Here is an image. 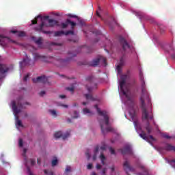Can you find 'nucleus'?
Returning a JSON list of instances; mask_svg holds the SVG:
<instances>
[{
  "label": "nucleus",
  "instance_id": "nucleus-43",
  "mask_svg": "<svg viewBox=\"0 0 175 175\" xmlns=\"http://www.w3.org/2000/svg\"><path fill=\"white\" fill-rule=\"evenodd\" d=\"M85 156L87 157L88 159H90V158H91V154H90L89 151L85 152Z\"/></svg>",
  "mask_w": 175,
  "mask_h": 175
},
{
  "label": "nucleus",
  "instance_id": "nucleus-1",
  "mask_svg": "<svg viewBox=\"0 0 175 175\" xmlns=\"http://www.w3.org/2000/svg\"><path fill=\"white\" fill-rule=\"evenodd\" d=\"M139 81L141 84L142 95L140 97V107L142 110V118L143 120H146V125L145 129L147 133L150 135L152 132V126L150 124V120L153 121V125H156L155 120H154V115L152 112H148L147 108H146V103L144 100H146L149 105L151 103V99L150 98V94L147 91V88L146 87V81H144V77L142 72L139 73Z\"/></svg>",
  "mask_w": 175,
  "mask_h": 175
},
{
  "label": "nucleus",
  "instance_id": "nucleus-19",
  "mask_svg": "<svg viewBox=\"0 0 175 175\" xmlns=\"http://www.w3.org/2000/svg\"><path fill=\"white\" fill-rule=\"evenodd\" d=\"M124 170H129L130 172H132L133 169L131 165H129V163L128 161H125L124 163Z\"/></svg>",
  "mask_w": 175,
  "mask_h": 175
},
{
  "label": "nucleus",
  "instance_id": "nucleus-45",
  "mask_svg": "<svg viewBox=\"0 0 175 175\" xmlns=\"http://www.w3.org/2000/svg\"><path fill=\"white\" fill-rule=\"evenodd\" d=\"M109 151L112 154H116V151L113 149V148H109Z\"/></svg>",
  "mask_w": 175,
  "mask_h": 175
},
{
  "label": "nucleus",
  "instance_id": "nucleus-52",
  "mask_svg": "<svg viewBox=\"0 0 175 175\" xmlns=\"http://www.w3.org/2000/svg\"><path fill=\"white\" fill-rule=\"evenodd\" d=\"M18 31H17V30H11L10 31V33H16V35H17V33H18Z\"/></svg>",
  "mask_w": 175,
  "mask_h": 175
},
{
  "label": "nucleus",
  "instance_id": "nucleus-11",
  "mask_svg": "<svg viewBox=\"0 0 175 175\" xmlns=\"http://www.w3.org/2000/svg\"><path fill=\"white\" fill-rule=\"evenodd\" d=\"M14 43V41L10 39L9 37L3 36L0 35V44L1 46H6L8 43Z\"/></svg>",
  "mask_w": 175,
  "mask_h": 175
},
{
  "label": "nucleus",
  "instance_id": "nucleus-6",
  "mask_svg": "<svg viewBox=\"0 0 175 175\" xmlns=\"http://www.w3.org/2000/svg\"><path fill=\"white\" fill-rule=\"evenodd\" d=\"M94 80H95V78H94V76L90 75L86 77V81H88L89 84L86 85V88L90 94L94 91V90H96L98 88V84L94 83Z\"/></svg>",
  "mask_w": 175,
  "mask_h": 175
},
{
  "label": "nucleus",
  "instance_id": "nucleus-29",
  "mask_svg": "<svg viewBox=\"0 0 175 175\" xmlns=\"http://www.w3.org/2000/svg\"><path fill=\"white\" fill-rule=\"evenodd\" d=\"M16 35H17V36H18V38H23V37L25 36V32H24V31H18Z\"/></svg>",
  "mask_w": 175,
  "mask_h": 175
},
{
  "label": "nucleus",
  "instance_id": "nucleus-5",
  "mask_svg": "<svg viewBox=\"0 0 175 175\" xmlns=\"http://www.w3.org/2000/svg\"><path fill=\"white\" fill-rule=\"evenodd\" d=\"M127 79H128V75H121L120 81V90L122 91L123 95L126 96L127 100H129V102H131V103H133V99H132V97L128 95V93H126V91L124 90V85H125V83H126Z\"/></svg>",
  "mask_w": 175,
  "mask_h": 175
},
{
  "label": "nucleus",
  "instance_id": "nucleus-54",
  "mask_svg": "<svg viewBox=\"0 0 175 175\" xmlns=\"http://www.w3.org/2000/svg\"><path fill=\"white\" fill-rule=\"evenodd\" d=\"M101 168H102V165H100L99 164L96 165V169L99 170V169H101Z\"/></svg>",
  "mask_w": 175,
  "mask_h": 175
},
{
  "label": "nucleus",
  "instance_id": "nucleus-8",
  "mask_svg": "<svg viewBox=\"0 0 175 175\" xmlns=\"http://www.w3.org/2000/svg\"><path fill=\"white\" fill-rule=\"evenodd\" d=\"M99 62L103 64L104 66H107L106 59L103 56H99L98 57L94 59L92 62H90V66H98V65H99Z\"/></svg>",
  "mask_w": 175,
  "mask_h": 175
},
{
  "label": "nucleus",
  "instance_id": "nucleus-63",
  "mask_svg": "<svg viewBox=\"0 0 175 175\" xmlns=\"http://www.w3.org/2000/svg\"><path fill=\"white\" fill-rule=\"evenodd\" d=\"M91 175H96V173L95 172H92Z\"/></svg>",
  "mask_w": 175,
  "mask_h": 175
},
{
  "label": "nucleus",
  "instance_id": "nucleus-3",
  "mask_svg": "<svg viewBox=\"0 0 175 175\" xmlns=\"http://www.w3.org/2000/svg\"><path fill=\"white\" fill-rule=\"evenodd\" d=\"M100 151V159L101 161L102 165H105V162L106 161V157L103 154V151H106V145H103L101 147L99 146H96L94 148V155H93V161H96V157H98V154Z\"/></svg>",
  "mask_w": 175,
  "mask_h": 175
},
{
  "label": "nucleus",
  "instance_id": "nucleus-20",
  "mask_svg": "<svg viewBox=\"0 0 175 175\" xmlns=\"http://www.w3.org/2000/svg\"><path fill=\"white\" fill-rule=\"evenodd\" d=\"M165 150L167 151H174L175 152V147L170 144H167L165 146Z\"/></svg>",
  "mask_w": 175,
  "mask_h": 175
},
{
  "label": "nucleus",
  "instance_id": "nucleus-48",
  "mask_svg": "<svg viewBox=\"0 0 175 175\" xmlns=\"http://www.w3.org/2000/svg\"><path fill=\"white\" fill-rule=\"evenodd\" d=\"M28 77H29V75H27L24 79H23V81H27L28 80Z\"/></svg>",
  "mask_w": 175,
  "mask_h": 175
},
{
  "label": "nucleus",
  "instance_id": "nucleus-39",
  "mask_svg": "<svg viewBox=\"0 0 175 175\" xmlns=\"http://www.w3.org/2000/svg\"><path fill=\"white\" fill-rule=\"evenodd\" d=\"M57 163H58V160L57 159H54V160L52 161V166L57 165Z\"/></svg>",
  "mask_w": 175,
  "mask_h": 175
},
{
  "label": "nucleus",
  "instance_id": "nucleus-38",
  "mask_svg": "<svg viewBox=\"0 0 175 175\" xmlns=\"http://www.w3.org/2000/svg\"><path fill=\"white\" fill-rule=\"evenodd\" d=\"M29 162L31 163V166H33L35 163H36V161L33 159H30Z\"/></svg>",
  "mask_w": 175,
  "mask_h": 175
},
{
  "label": "nucleus",
  "instance_id": "nucleus-22",
  "mask_svg": "<svg viewBox=\"0 0 175 175\" xmlns=\"http://www.w3.org/2000/svg\"><path fill=\"white\" fill-rule=\"evenodd\" d=\"M36 44H38V46H42L43 44V39L40 37L38 40L35 41Z\"/></svg>",
  "mask_w": 175,
  "mask_h": 175
},
{
  "label": "nucleus",
  "instance_id": "nucleus-28",
  "mask_svg": "<svg viewBox=\"0 0 175 175\" xmlns=\"http://www.w3.org/2000/svg\"><path fill=\"white\" fill-rule=\"evenodd\" d=\"M67 23L69 25H71L72 28H73L74 27H76V23L73 22V21H71L70 19H67Z\"/></svg>",
  "mask_w": 175,
  "mask_h": 175
},
{
  "label": "nucleus",
  "instance_id": "nucleus-7",
  "mask_svg": "<svg viewBox=\"0 0 175 175\" xmlns=\"http://www.w3.org/2000/svg\"><path fill=\"white\" fill-rule=\"evenodd\" d=\"M98 123L100 124L102 133L105 134L106 132H114V129L111 126H109L110 125V119H109V124H106L104 119H98ZM107 126V127H105Z\"/></svg>",
  "mask_w": 175,
  "mask_h": 175
},
{
  "label": "nucleus",
  "instance_id": "nucleus-4",
  "mask_svg": "<svg viewBox=\"0 0 175 175\" xmlns=\"http://www.w3.org/2000/svg\"><path fill=\"white\" fill-rule=\"evenodd\" d=\"M12 110L14 113V116L16 119V125L18 126H23V123H21V120L18 119V116L17 115L19 113H21V109H23V104L21 103H18V104H16L14 101H12Z\"/></svg>",
  "mask_w": 175,
  "mask_h": 175
},
{
  "label": "nucleus",
  "instance_id": "nucleus-37",
  "mask_svg": "<svg viewBox=\"0 0 175 175\" xmlns=\"http://www.w3.org/2000/svg\"><path fill=\"white\" fill-rule=\"evenodd\" d=\"M72 118H79V113H77V111H74V116Z\"/></svg>",
  "mask_w": 175,
  "mask_h": 175
},
{
  "label": "nucleus",
  "instance_id": "nucleus-47",
  "mask_svg": "<svg viewBox=\"0 0 175 175\" xmlns=\"http://www.w3.org/2000/svg\"><path fill=\"white\" fill-rule=\"evenodd\" d=\"M46 94V92L42 91L39 93L40 96H43V95Z\"/></svg>",
  "mask_w": 175,
  "mask_h": 175
},
{
  "label": "nucleus",
  "instance_id": "nucleus-21",
  "mask_svg": "<svg viewBox=\"0 0 175 175\" xmlns=\"http://www.w3.org/2000/svg\"><path fill=\"white\" fill-rule=\"evenodd\" d=\"M139 136L140 137H142V139H144V140L148 142V137H147V134H146L144 131H142V133L139 134Z\"/></svg>",
  "mask_w": 175,
  "mask_h": 175
},
{
  "label": "nucleus",
  "instance_id": "nucleus-26",
  "mask_svg": "<svg viewBox=\"0 0 175 175\" xmlns=\"http://www.w3.org/2000/svg\"><path fill=\"white\" fill-rule=\"evenodd\" d=\"M49 113L53 116V117L56 118L57 114V111L55 109H49Z\"/></svg>",
  "mask_w": 175,
  "mask_h": 175
},
{
  "label": "nucleus",
  "instance_id": "nucleus-44",
  "mask_svg": "<svg viewBox=\"0 0 175 175\" xmlns=\"http://www.w3.org/2000/svg\"><path fill=\"white\" fill-rule=\"evenodd\" d=\"M68 17H71L72 18H77V16L73 15L72 14H69Z\"/></svg>",
  "mask_w": 175,
  "mask_h": 175
},
{
  "label": "nucleus",
  "instance_id": "nucleus-58",
  "mask_svg": "<svg viewBox=\"0 0 175 175\" xmlns=\"http://www.w3.org/2000/svg\"><path fill=\"white\" fill-rule=\"evenodd\" d=\"M62 106L63 107H65L66 109H68V105H62Z\"/></svg>",
  "mask_w": 175,
  "mask_h": 175
},
{
  "label": "nucleus",
  "instance_id": "nucleus-53",
  "mask_svg": "<svg viewBox=\"0 0 175 175\" xmlns=\"http://www.w3.org/2000/svg\"><path fill=\"white\" fill-rule=\"evenodd\" d=\"M106 170H107L106 168H103V170H102L103 174H106Z\"/></svg>",
  "mask_w": 175,
  "mask_h": 175
},
{
  "label": "nucleus",
  "instance_id": "nucleus-10",
  "mask_svg": "<svg viewBox=\"0 0 175 175\" xmlns=\"http://www.w3.org/2000/svg\"><path fill=\"white\" fill-rule=\"evenodd\" d=\"M94 107L96 109L98 116H101L105 119V124L109 125V115H107V111H101L100 109H99L98 107V105H94Z\"/></svg>",
  "mask_w": 175,
  "mask_h": 175
},
{
  "label": "nucleus",
  "instance_id": "nucleus-51",
  "mask_svg": "<svg viewBox=\"0 0 175 175\" xmlns=\"http://www.w3.org/2000/svg\"><path fill=\"white\" fill-rule=\"evenodd\" d=\"M96 16H98V17H99L100 18H102V16H100V14H99L98 11L96 12Z\"/></svg>",
  "mask_w": 175,
  "mask_h": 175
},
{
  "label": "nucleus",
  "instance_id": "nucleus-27",
  "mask_svg": "<svg viewBox=\"0 0 175 175\" xmlns=\"http://www.w3.org/2000/svg\"><path fill=\"white\" fill-rule=\"evenodd\" d=\"M159 28L160 29V33H161V35H163V33H165V31L164 26L162 25H159Z\"/></svg>",
  "mask_w": 175,
  "mask_h": 175
},
{
  "label": "nucleus",
  "instance_id": "nucleus-64",
  "mask_svg": "<svg viewBox=\"0 0 175 175\" xmlns=\"http://www.w3.org/2000/svg\"><path fill=\"white\" fill-rule=\"evenodd\" d=\"M111 172H114V167H111Z\"/></svg>",
  "mask_w": 175,
  "mask_h": 175
},
{
  "label": "nucleus",
  "instance_id": "nucleus-9",
  "mask_svg": "<svg viewBox=\"0 0 175 175\" xmlns=\"http://www.w3.org/2000/svg\"><path fill=\"white\" fill-rule=\"evenodd\" d=\"M120 42L123 51H126V50L129 49L131 53H133V51H135V48L133 46H130V44H128V42H126L125 38L121 37L120 38Z\"/></svg>",
  "mask_w": 175,
  "mask_h": 175
},
{
  "label": "nucleus",
  "instance_id": "nucleus-17",
  "mask_svg": "<svg viewBox=\"0 0 175 175\" xmlns=\"http://www.w3.org/2000/svg\"><path fill=\"white\" fill-rule=\"evenodd\" d=\"M121 152L123 155H125V154H129L130 155H132L133 154V152H132V148L129 146H127L121 149Z\"/></svg>",
  "mask_w": 175,
  "mask_h": 175
},
{
  "label": "nucleus",
  "instance_id": "nucleus-56",
  "mask_svg": "<svg viewBox=\"0 0 175 175\" xmlns=\"http://www.w3.org/2000/svg\"><path fill=\"white\" fill-rule=\"evenodd\" d=\"M44 174H49V171L47 170H44Z\"/></svg>",
  "mask_w": 175,
  "mask_h": 175
},
{
  "label": "nucleus",
  "instance_id": "nucleus-61",
  "mask_svg": "<svg viewBox=\"0 0 175 175\" xmlns=\"http://www.w3.org/2000/svg\"><path fill=\"white\" fill-rule=\"evenodd\" d=\"M49 175H54V173H53V172H50L49 173Z\"/></svg>",
  "mask_w": 175,
  "mask_h": 175
},
{
  "label": "nucleus",
  "instance_id": "nucleus-55",
  "mask_svg": "<svg viewBox=\"0 0 175 175\" xmlns=\"http://www.w3.org/2000/svg\"><path fill=\"white\" fill-rule=\"evenodd\" d=\"M149 138L150 139V140H152L153 142L154 140H155V138H154L152 135H149Z\"/></svg>",
  "mask_w": 175,
  "mask_h": 175
},
{
  "label": "nucleus",
  "instance_id": "nucleus-59",
  "mask_svg": "<svg viewBox=\"0 0 175 175\" xmlns=\"http://www.w3.org/2000/svg\"><path fill=\"white\" fill-rule=\"evenodd\" d=\"M77 106H79V105H78L77 103H75L73 104V107H77Z\"/></svg>",
  "mask_w": 175,
  "mask_h": 175
},
{
  "label": "nucleus",
  "instance_id": "nucleus-13",
  "mask_svg": "<svg viewBox=\"0 0 175 175\" xmlns=\"http://www.w3.org/2000/svg\"><path fill=\"white\" fill-rule=\"evenodd\" d=\"M33 83H42L43 84H46L49 81V79L45 76L38 77L36 79H32Z\"/></svg>",
  "mask_w": 175,
  "mask_h": 175
},
{
  "label": "nucleus",
  "instance_id": "nucleus-62",
  "mask_svg": "<svg viewBox=\"0 0 175 175\" xmlns=\"http://www.w3.org/2000/svg\"><path fill=\"white\" fill-rule=\"evenodd\" d=\"M82 105H83V106H85L87 105V103L86 102H83V103H82Z\"/></svg>",
  "mask_w": 175,
  "mask_h": 175
},
{
  "label": "nucleus",
  "instance_id": "nucleus-32",
  "mask_svg": "<svg viewBox=\"0 0 175 175\" xmlns=\"http://www.w3.org/2000/svg\"><path fill=\"white\" fill-rule=\"evenodd\" d=\"M119 65L120 66H124V65H125V61L124 60L123 57L120 58V61Z\"/></svg>",
  "mask_w": 175,
  "mask_h": 175
},
{
  "label": "nucleus",
  "instance_id": "nucleus-30",
  "mask_svg": "<svg viewBox=\"0 0 175 175\" xmlns=\"http://www.w3.org/2000/svg\"><path fill=\"white\" fill-rule=\"evenodd\" d=\"M64 35L67 36V35H75V32L72 30H69L67 31L66 32H64Z\"/></svg>",
  "mask_w": 175,
  "mask_h": 175
},
{
  "label": "nucleus",
  "instance_id": "nucleus-35",
  "mask_svg": "<svg viewBox=\"0 0 175 175\" xmlns=\"http://www.w3.org/2000/svg\"><path fill=\"white\" fill-rule=\"evenodd\" d=\"M170 163L171 166H172V167H175V159L171 160L170 161Z\"/></svg>",
  "mask_w": 175,
  "mask_h": 175
},
{
  "label": "nucleus",
  "instance_id": "nucleus-23",
  "mask_svg": "<svg viewBox=\"0 0 175 175\" xmlns=\"http://www.w3.org/2000/svg\"><path fill=\"white\" fill-rule=\"evenodd\" d=\"M42 58H44V56H42L39 55V53H36L34 55V61H38V59H42Z\"/></svg>",
  "mask_w": 175,
  "mask_h": 175
},
{
  "label": "nucleus",
  "instance_id": "nucleus-33",
  "mask_svg": "<svg viewBox=\"0 0 175 175\" xmlns=\"http://www.w3.org/2000/svg\"><path fill=\"white\" fill-rule=\"evenodd\" d=\"M68 20H66V23H62V28L65 29L68 27Z\"/></svg>",
  "mask_w": 175,
  "mask_h": 175
},
{
  "label": "nucleus",
  "instance_id": "nucleus-40",
  "mask_svg": "<svg viewBox=\"0 0 175 175\" xmlns=\"http://www.w3.org/2000/svg\"><path fill=\"white\" fill-rule=\"evenodd\" d=\"M18 144H19V147H23L24 146V142L23 141V139H19Z\"/></svg>",
  "mask_w": 175,
  "mask_h": 175
},
{
  "label": "nucleus",
  "instance_id": "nucleus-15",
  "mask_svg": "<svg viewBox=\"0 0 175 175\" xmlns=\"http://www.w3.org/2000/svg\"><path fill=\"white\" fill-rule=\"evenodd\" d=\"M8 72H9V67L5 64H0V79H2V76Z\"/></svg>",
  "mask_w": 175,
  "mask_h": 175
},
{
  "label": "nucleus",
  "instance_id": "nucleus-24",
  "mask_svg": "<svg viewBox=\"0 0 175 175\" xmlns=\"http://www.w3.org/2000/svg\"><path fill=\"white\" fill-rule=\"evenodd\" d=\"M83 114H90V116H92V114H94L92 112H91V111H90V109H88V108H85L83 109Z\"/></svg>",
  "mask_w": 175,
  "mask_h": 175
},
{
  "label": "nucleus",
  "instance_id": "nucleus-46",
  "mask_svg": "<svg viewBox=\"0 0 175 175\" xmlns=\"http://www.w3.org/2000/svg\"><path fill=\"white\" fill-rule=\"evenodd\" d=\"M87 168H88L89 170H91V169H92V164L89 163V164L88 165Z\"/></svg>",
  "mask_w": 175,
  "mask_h": 175
},
{
  "label": "nucleus",
  "instance_id": "nucleus-34",
  "mask_svg": "<svg viewBox=\"0 0 175 175\" xmlns=\"http://www.w3.org/2000/svg\"><path fill=\"white\" fill-rule=\"evenodd\" d=\"M66 90L67 91H70V92H73V91H75V87L72 86V87H68L66 88Z\"/></svg>",
  "mask_w": 175,
  "mask_h": 175
},
{
  "label": "nucleus",
  "instance_id": "nucleus-16",
  "mask_svg": "<svg viewBox=\"0 0 175 175\" xmlns=\"http://www.w3.org/2000/svg\"><path fill=\"white\" fill-rule=\"evenodd\" d=\"M31 63V59L26 55V58L23 59L22 62H20V65L21 68H24V66H28Z\"/></svg>",
  "mask_w": 175,
  "mask_h": 175
},
{
  "label": "nucleus",
  "instance_id": "nucleus-31",
  "mask_svg": "<svg viewBox=\"0 0 175 175\" xmlns=\"http://www.w3.org/2000/svg\"><path fill=\"white\" fill-rule=\"evenodd\" d=\"M40 16H37L35 18V20L31 21V24L33 25L35 24H38V18H40Z\"/></svg>",
  "mask_w": 175,
  "mask_h": 175
},
{
  "label": "nucleus",
  "instance_id": "nucleus-57",
  "mask_svg": "<svg viewBox=\"0 0 175 175\" xmlns=\"http://www.w3.org/2000/svg\"><path fill=\"white\" fill-rule=\"evenodd\" d=\"M37 163L38 165H40V159H37Z\"/></svg>",
  "mask_w": 175,
  "mask_h": 175
},
{
  "label": "nucleus",
  "instance_id": "nucleus-60",
  "mask_svg": "<svg viewBox=\"0 0 175 175\" xmlns=\"http://www.w3.org/2000/svg\"><path fill=\"white\" fill-rule=\"evenodd\" d=\"M139 167H141V169H144V165H139Z\"/></svg>",
  "mask_w": 175,
  "mask_h": 175
},
{
  "label": "nucleus",
  "instance_id": "nucleus-14",
  "mask_svg": "<svg viewBox=\"0 0 175 175\" xmlns=\"http://www.w3.org/2000/svg\"><path fill=\"white\" fill-rule=\"evenodd\" d=\"M70 59L71 57L66 59H58L55 64L57 66H65V65H66V64H68V62L70 61Z\"/></svg>",
  "mask_w": 175,
  "mask_h": 175
},
{
  "label": "nucleus",
  "instance_id": "nucleus-36",
  "mask_svg": "<svg viewBox=\"0 0 175 175\" xmlns=\"http://www.w3.org/2000/svg\"><path fill=\"white\" fill-rule=\"evenodd\" d=\"M121 66H120V65H118L117 66V72H118V75H121V72H122Z\"/></svg>",
  "mask_w": 175,
  "mask_h": 175
},
{
  "label": "nucleus",
  "instance_id": "nucleus-25",
  "mask_svg": "<svg viewBox=\"0 0 175 175\" xmlns=\"http://www.w3.org/2000/svg\"><path fill=\"white\" fill-rule=\"evenodd\" d=\"M62 35H65V32L64 31H57L55 32V36H61Z\"/></svg>",
  "mask_w": 175,
  "mask_h": 175
},
{
  "label": "nucleus",
  "instance_id": "nucleus-41",
  "mask_svg": "<svg viewBox=\"0 0 175 175\" xmlns=\"http://www.w3.org/2000/svg\"><path fill=\"white\" fill-rule=\"evenodd\" d=\"M162 136L165 138V139H172V137L169 136L167 134L164 133L162 134Z\"/></svg>",
  "mask_w": 175,
  "mask_h": 175
},
{
  "label": "nucleus",
  "instance_id": "nucleus-12",
  "mask_svg": "<svg viewBox=\"0 0 175 175\" xmlns=\"http://www.w3.org/2000/svg\"><path fill=\"white\" fill-rule=\"evenodd\" d=\"M69 136H70V131L66 132L64 135H62V132L61 131H57L54 134V137L55 139H59V137H62L63 140H66Z\"/></svg>",
  "mask_w": 175,
  "mask_h": 175
},
{
  "label": "nucleus",
  "instance_id": "nucleus-2",
  "mask_svg": "<svg viewBox=\"0 0 175 175\" xmlns=\"http://www.w3.org/2000/svg\"><path fill=\"white\" fill-rule=\"evenodd\" d=\"M48 23L49 24V25H45L44 22H42V23L38 27L34 28V30L36 32H42V33H45V35H49V33H51V32L43 30V27H54L55 25L59 27L58 21L54 19H49Z\"/></svg>",
  "mask_w": 175,
  "mask_h": 175
},
{
  "label": "nucleus",
  "instance_id": "nucleus-50",
  "mask_svg": "<svg viewBox=\"0 0 175 175\" xmlns=\"http://www.w3.org/2000/svg\"><path fill=\"white\" fill-rule=\"evenodd\" d=\"M59 98H60V99H65V98H66V96H65V95H59Z\"/></svg>",
  "mask_w": 175,
  "mask_h": 175
},
{
  "label": "nucleus",
  "instance_id": "nucleus-49",
  "mask_svg": "<svg viewBox=\"0 0 175 175\" xmlns=\"http://www.w3.org/2000/svg\"><path fill=\"white\" fill-rule=\"evenodd\" d=\"M68 172H70V167L67 166L66 168V172L68 173Z\"/></svg>",
  "mask_w": 175,
  "mask_h": 175
},
{
  "label": "nucleus",
  "instance_id": "nucleus-18",
  "mask_svg": "<svg viewBox=\"0 0 175 175\" xmlns=\"http://www.w3.org/2000/svg\"><path fill=\"white\" fill-rule=\"evenodd\" d=\"M85 98L87 100H91L92 102H94V100H96V98H94L92 96V94H85Z\"/></svg>",
  "mask_w": 175,
  "mask_h": 175
},
{
  "label": "nucleus",
  "instance_id": "nucleus-42",
  "mask_svg": "<svg viewBox=\"0 0 175 175\" xmlns=\"http://www.w3.org/2000/svg\"><path fill=\"white\" fill-rule=\"evenodd\" d=\"M27 149L24 148L23 149V157H24L25 158V159H27Z\"/></svg>",
  "mask_w": 175,
  "mask_h": 175
}]
</instances>
